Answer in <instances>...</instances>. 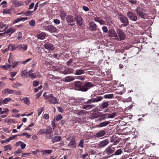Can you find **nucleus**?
Here are the masks:
<instances>
[{"label": "nucleus", "instance_id": "nucleus-1", "mask_svg": "<svg viewBox=\"0 0 159 159\" xmlns=\"http://www.w3.org/2000/svg\"><path fill=\"white\" fill-rule=\"evenodd\" d=\"M49 21H46L42 24V27L44 30L48 31L50 33H54L56 32L57 29L53 25H48Z\"/></svg>", "mask_w": 159, "mask_h": 159}, {"label": "nucleus", "instance_id": "nucleus-2", "mask_svg": "<svg viewBox=\"0 0 159 159\" xmlns=\"http://www.w3.org/2000/svg\"><path fill=\"white\" fill-rule=\"evenodd\" d=\"M137 15L143 19L147 18V14L145 13L146 11L143 8L140 7H137L135 9Z\"/></svg>", "mask_w": 159, "mask_h": 159}, {"label": "nucleus", "instance_id": "nucleus-3", "mask_svg": "<svg viewBox=\"0 0 159 159\" xmlns=\"http://www.w3.org/2000/svg\"><path fill=\"white\" fill-rule=\"evenodd\" d=\"M46 97V99H49L48 102L49 103L53 104H59V103L57 101V99L56 97H55L53 94L51 93L48 95Z\"/></svg>", "mask_w": 159, "mask_h": 159}, {"label": "nucleus", "instance_id": "nucleus-4", "mask_svg": "<svg viewBox=\"0 0 159 159\" xmlns=\"http://www.w3.org/2000/svg\"><path fill=\"white\" fill-rule=\"evenodd\" d=\"M117 37L115 38V39L119 41H121L124 40L126 38V35L123 31L120 29H118L116 30Z\"/></svg>", "mask_w": 159, "mask_h": 159}, {"label": "nucleus", "instance_id": "nucleus-5", "mask_svg": "<svg viewBox=\"0 0 159 159\" xmlns=\"http://www.w3.org/2000/svg\"><path fill=\"white\" fill-rule=\"evenodd\" d=\"M118 18L121 22L123 23L121 25L124 27H126L129 25L128 18L123 14H120L118 16Z\"/></svg>", "mask_w": 159, "mask_h": 159}, {"label": "nucleus", "instance_id": "nucleus-6", "mask_svg": "<svg viewBox=\"0 0 159 159\" xmlns=\"http://www.w3.org/2000/svg\"><path fill=\"white\" fill-rule=\"evenodd\" d=\"M81 82H80V83ZM93 86V84L91 82L85 83L84 85H81L80 84V91H86L88 89Z\"/></svg>", "mask_w": 159, "mask_h": 159}, {"label": "nucleus", "instance_id": "nucleus-7", "mask_svg": "<svg viewBox=\"0 0 159 159\" xmlns=\"http://www.w3.org/2000/svg\"><path fill=\"white\" fill-rule=\"evenodd\" d=\"M45 134L47 136L46 138L48 139H51L53 135V132L52 128L50 126H48L45 129Z\"/></svg>", "mask_w": 159, "mask_h": 159}, {"label": "nucleus", "instance_id": "nucleus-8", "mask_svg": "<svg viewBox=\"0 0 159 159\" xmlns=\"http://www.w3.org/2000/svg\"><path fill=\"white\" fill-rule=\"evenodd\" d=\"M126 16L130 20L133 21H136L138 19L137 15L131 11H128L127 13Z\"/></svg>", "mask_w": 159, "mask_h": 159}, {"label": "nucleus", "instance_id": "nucleus-9", "mask_svg": "<svg viewBox=\"0 0 159 159\" xmlns=\"http://www.w3.org/2000/svg\"><path fill=\"white\" fill-rule=\"evenodd\" d=\"M66 21L69 25L72 26L75 25V19L71 15L67 16L66 17Z\"/></svg>", "mask_w": 159, "mask_h": 159}, {"label": "nucleus", "instance_id": "nucleus-10", "mask_svg": "<svg viewBox=\"0 0 159 159\" xmlns=\"http://www.w3.org/2000/svg\"><path fill=\"white\" fill-rule=\"evenodd\" d=\"M82 108L84 109L89 110L91 109L95 106L94 104H81Z\"/></svg>", "mask_w": 159, "mask_h": 159}, {"label": "nucleus", "instance_id": "nucleus-11", "mask_svg": "<svg viewBox=\"0 0 159 159\" xmlns=\"http://www.w3.org/2000/svg\"><path fill=\"white\" fill-rule=\"evenodd\" d=\"M89 30L92 31H96L97 30V27L94 22H91L89 23Z\"/></svg>", "mask_w": 159, "mask_h": 159}, {"label": "nucleus", "instance_id": "nucleus-12", "mask_svg": "<svg viewBox=\"0 0 159 159\" xmlns=\"http://www.w3.org/2000/svg\"><path fill=\"white\" fill-rule=\"evenodd\" d=\"M109 143L108 139L104 140L99 143L98 145L100 147L103 148L107 145Z\"/></svg>", "mask_w": 159, "mask_h": 159}, {"label": "nucleus", "instance_id": "nucleus-13", "mask_svg": "<svg viewBox=\"0 0 159 159\" xmlns=\"http://www.w3.org/2000/svg\"><path fill=\"white\" fill-rule=\"evenodd\" d=\"M44 47L46 49L49 50H52L54 49L53 45L49 43H46L44 45Z\"/></svg>", "mask_w": 159, "mask_h": 159}, {"label": "nucleus", "instance_id": "nucleus-14", "mask_svg": "<svg viewBox=\"0 0 159 159\" xmlns=\"http://www.w3.org/2000/svg\"><path fill=\"white\" fill-rule=\"evenodd\" d=\"M102 114V112H94L91 114L90 116L91 118L93 119L98 118L101 116V114Z\"/></svg>", "mask_w": 159, "mask_h": 159}, {"label": "nucleus", "instance_id": "nucleus-15", "mask_svg": "<svg viewBox=\"0 0 159 159\" xmlns=\"http://www.w3.org/2000/svg\"><path fill=\"white\" fill-rule=\"evenodd\" d=\"M12 5L15 7H19L22 5L21 2L17 0H13L11 1Z\"/></svg>", "mask_w": 159, "mask_h": 159}, {"label": "nucleus", "instance_id": "nucleus-16", "mask_svg": "<svg viewBox=\"0 0 159 159\" xmlns=\"http://www.w3.org/2000/svg\"><path fill=\"white\" fill-rule=\"evenodd\" d=\"M109 35L110 37H114L116 38L117 37V34L116 31L113 29L110 30L108 31Z\"/></svg>", "mask_w": 159, "mask_h": 159}, {"label": "nucleus", "instance_id": "nucleus-17", "mask_svg": "<svg viewBox=\"0 0 159 159\" xmlns=\"http://www.w3.org/2000/svg\"><path fill=\"white\" fill-rule=\"evenodd\" d=\"M115 148H107L105 150V152L107 154L110 155L115 150Z\"/></svg>", "mask_w": 159, "mask_h": 159}, {"label": "nucleus", "instance_id": "nucleus-18", "mask_svg": "<svg viewBox=\"0 0 159 159\" xmlns=\"http://www.w3.org/2000/svg\"><path fill=\"white\" fill-rule=\"evenodd\" d=\"M120 140L119 139L116 138L115 136H113L111 137V142L113 143V145H116L119 143Z\"/></svg>", "mask_w": 159, "mask_h": 159}, {"label": "nucleus", "instance_id": "nucleus-19", "mask_svg": "<svg viewBox=\"0 0 159 159\" xmlns=\"http://www.w3.org/2000/svg\"><path fill=\"white\" fill-rule=\"evenodd\" d=\"M52 142L53 143L58 142L60 141L61 139V138L60 136H55L51 137Z\"/></svg>", "mask_w": 159, "mask_h": 159}, {"label": "nucleus", "instance_id": "nucleus-20", "mask_svg": "<svg viewBox=\"0 0 159 159\" xmlns=\"http://www.w3.org/2000/svg\"><path fill=\"white\" fill-rule=\"evenodd\" d=\"M105 131L104 130H102L99 132L96 133L95 136L97 137H100L103 136L105 135Z\"/></svg>", "mask_w": 159, "mask_h": 159}, {"label": "nucleus", "instance_id": "nucleus-21", "mask_svg": "<svg viewBox=\"0 0 159 159\" xmlns=\"http://www.w3.org/2000/svg\"><path fill=\"white\" fill-rule=\"evenodd\" d=\"M27 45L26 44H19V50L22 51H26L27 49Z\"/></svg>", "mask_w": 159, "mask_h": 159}, {"label": "nucleus", "instance_id": "nucleus-22", "mask_svg": "<svg viewBox=\"0 0 159 159\" xmlns=\"http://www.w3.org/2000/svg\"><path fill=\"white\" fill-rule=\"evenodd\" d=\"M46 36V35L44 33L42 32L39 34H37L36 35V37L38 39H45Z\"/></svg>", "mask_w": 159, "mask_h": 159}, {"label": "nucleus", "instance_id": "nucleus-23", "mask_svg": "<svg viewBox=\"0 0 159 159\" xmlns=\"http://www.w3.org/2000/svg\"><path fill=\"white\" fill-rule=\"evenodd\" d=\"M73 69L71 68H68L66 69L62 72L63 74H67L72 73Z\"/></svg>", "mask_w": 159, "mask_h": 159}, {"label": "nucleus", "instance_id": "nucleus-24", "mask_svg": "<svg viewBox=\"0 0 159 159\" xmlns=\"http://www.w3.org/2000/svg\"><path fill=\"white\" fill-rule=\"evenodd\" d=\"M110 123L109 121H105L99 124L98 126L99 127H102L106 126Z\"/></svg>", "mask_w": 159, "mask_h": 159}, {"label": "nucleus", "instance_id": "nucleus-25", "mask_svg": "<svg viewBox=\"0 0 159 159\" xmlns=\"http://www.w3.org/2000/svg\"><path fill=\"white\" fill-rule=\"evenodd\" d=\"M11 66L12 65H11L7 64L5 65L1 66L0 67L4 68L5 70H8L9 71H11Z\"/></svg>", "mask_w": 159, "mask_h": 159}, {"label": "nucleus", "instance_id": "nucleus-26", "mask_svg": "<svg viewBox=\"0 0 159 159\" xmlns=\"http://www.w3.org/2000/svg\"><path fill=\"white\" fill-rule=\"evenodd\" d=\"M13 92V90L10 89H5L2 91L3 94H6L7 93L11 94Z\"/></svg>", "mask_w": 159, "mask_h": 159}, {"label": "nucleus", "instance_id": "nucleus-27", "mask_svg": "<svg viewBox=\"0 0 159 159\" xmlns=\"http://www.w3.org/2000/svg\"><path fill=\"white\" fill-rule=\"evenodd\" d=\"M108 102H103L100 107V108L103 109L107 108L108 106Z\"/></svg>", "mask_w": 159, "mask_h": 159}, {"label": "nucleus", "instance_id": "nucleus-28", "mask_svg": "<svg viewBox=\"0 0 159 159\" xmlns=\"http://www.w3.org/2000/svg\"><path fill=\"white\" fill-rule=\"evenodd\" d=\"M60 15L61 20H64L66 16V13L64 11H61L60 12Z\"/></svg>", "mask_w": 159, "mask_h": 159}, {"label": "nucleus", "instance_id": "nucleus-29", "mask_svg": "<svg viewBox=\"0 0 159 159\" xmlns=\"http://www.w3.org/2000/svg\"><path fill=\"white\" fill-rule=\"evenodd\" d=\"M107 114H101V116H100L98 118V120L100 121H101L105 119L106 118H107Z\"/></svg>", "mask_w": 159, "mask_h": 159}, {"label": "nucleus", "instance_id": "nucleus-30", "mask_svg": "<svg viewBox=\"0 0 159 159\" xmlns=\"http://www.w3.org/2000/svg\"><path fill=\"white\" fill-rule=\"evenodd\" d=\"M74 78L73 77L68 76L64 78V81L65 82H68L74 80Z\"/></svg>", "mask_w": 159, "mask_h": 159}, {"label": "nucleus", "instance_id": "nucleus-31", "mask_svg": "<svg viewBox=\"0 0 159 159\" xmlns=\"http://www.w3.org/2000/svg\"><path fill=\"white\" fill-rule=\"evenodd\" d=\"M93 98L94 102H97L101 101L103 99V98L102 96H97L96 98Z\"/></svg>", "mask_w": 159, "mask_h": 159}, {"label": "nucleus", "instance_id": "nucleus-32", "mask_svg": "<svg viewBox=\"0 0 159 159\" xmlns=\"http://www.w3.org/2000/svg\"><path fill=\"white\" fill-rule=\"evenodd\" d=\"M52 150H43L42 151V153L43 155L50 154L52 152Z\"/></svg>", "mask_w": 159, "mask_h": 159}, {"label": "nucleus", "instance_id": "nucleus-33", "mask_svg": "<svg viewBox=\"0 0 159 159\" xmlns=\"http://www.w3.org/2000/svg\"><path fill=\"white\" fill-rule=\"evenodd\" d=\"M14 31V29L12 28H11L7 30L5 32V33H6L7 34H8L9 35H11L12 34Z\"/></svg>", "mask_w": 159, "mask_h": 159}, {"label": "nucleus", "instance_id": "nucleus-34", "mask_svg": "<svg viewBox=\"0 0 159 159\" xmlns=\"http://www.w3.org/2000/svg\"><path fill=\"white\" fill-rule=\"evenodd\" d=\"M22 100L24 101V103L25 104L28 105H29L30 104V101L28 98L25 97L23 98Z\"/></svg>", "mask_w": 159, "mask_h": 159}, {"label": "nucleus", "instance_id": "nucleus-35", "mask_svg": "<svg viewBox=\"0 0 159 159\" xmlns=\"http://www.w3.org/2000/svg\"><path fill=\"white\" fill-rule=\"evenodd\" d=\"M80 29L82 28L83 29L86 28L87 27L86 25H85L83 23V20L81 17H80Z\"/></svg>", "mask_w": 159, "mask_h": 159}, {"label": "nucleus", "instance_id": "nucleus-36", "mask_svg": "<svg viewBox=\"0 0 159 159\" xmlns=\"http://www.w3.org/2000/svg\"><path fill=\"white\" fill-rule=\"evenodd\" d=\"M28 72H26V70H23L21 72V77L24 76L25 77H27V75H28Z\"/></svg>", "mask_w": 159, "mask_h": 159}, {"label": "nucleus", "instance_id": "nucleus-37", "mask_svg": "<svg viewBox=\"0 0 159 159\" xmlns=\"http://www.w3.org/2000/svg\"><path fill=\"white\" fill-rule=\"evenodd\" d=\"M34 12V11H28L24 12V15L26 16H29L32 15V14Z\"/></svg>", "mask_w": 159, "mask_h": 159}, {"label": "nucleus", "instance_id": "nucleus-38", "mask_svg": "<svg viewBox=\"0 0 159 159\" xmlns=\"http://www.w3.org/2000/svg\"><path fill=\"white\" fill-rule=\"evenodd\" d=\"M7 26L6 24H4L3 22H1L0 23V28L3 29V30H5L7 28Z\"/></svg>", "mask_w": 159, "mask_h": 159}, {"label": "nucleus", "instance_id": "nucleus-39", "mask_svg": "<svg viewBox=\"0 0 159 159\" xmlns=\"http://www.w3.org/2000/svg\"><path fill=\"white\" fill-rule=\"evenodd\" d=\"M3 14H11V10L10 9H6L3 10L2 12Z\"/></svg>", "mask_w": 159, "mask_h": 159}, {"label": "nucleus", "instance_id": "nucleus-40", "mask_svg": "<svg viewBox=\"0 0 159 159\" xmlns=\"http://www.w3.org/2000/svg\"><path fill=\"white\" fill-rule=\"evenodd\" d=\"M93 102H94L93 98L90 99L87 101L84 102L83 103L84 104H91Z\"/></svg>", "mask_w": 159, "mask_h": 159}, {"label": "nucleus", "instance_id": "nucleus-41", "mask_svg": "<svg viewBox=\"0 0 159 159\" xmlns=\"http://www.w3.org/2000/svg\"><path fill=\"white\" fill-rule=\"evenodd\" d=\"M105 98H111L113 97V94H107L104 96Z\"/></svg>", "mask_w": 159, "mask_h": 159}, {"label": "nucleus", "instance_id": "nucleus-42", "mask_svg": "<svg viewBox=\"0 0 159 159\" xmlns=\"http://www.w3.org/2000/svg\"><path fill=\"white\" fill-rule=\"evenodd\" d=\"M4 150L5 151H7L8 150H10L12 149V147L10 145H8L4 147Z\"/></svg>", "mask_w": 159, "mask_h": 159}, {"label": "nucleus", "instance_id": "nucleus-43", "mask_svg": "<svg viewBox=\"0 0 159 159\" xmlns=\"http://www.w3.org/2000/svg\"><path fill=\"white\" fill-rule=\"evenodd\" d=\"M11 100V98H5L2 101L3 103L4 104H7Z\"/></svg>", "mask_w": 159, "mask_h": 159}, {"label": "nucleus", "instance_id": "nucleus-44", "mask_svg": "<svg viewBox=\"0 0 159 159\" xmlns=\"http://www.w3.org/2000/svg\"><path fill=\"white\" fill-rule=\"evenodd\" d=\"M116 112H114L111 114H109L108 115V117H107L108 118H114L116 116Z\"/></svg>", "mask_w": 159, "mask_h": 159}, {"label": "nucleus", "instance_id": "nucleus-45", "mask_svg": "<svg viewBox=\"0 0 159 159\" xmlns=\"http://www.w3.org/2000/svg\"><path fill=\"white\" fill-rule=\"evenodd\" d=\"M8 49L10 51H13L15 50L13 45L12 44H9L8 46Z\"/></svg>", "mask_w": 159, "mask_h": 159}, {"label": "nucleus", "instance_id": "nucleus-46", "mask_svg": "<svg viewBox=\"0 0 159 159\" xmlns=\"http://www.w3.org/2000/svg\"><path fill=\"white\" fill-rule=\"evenodd\" d=\"M75 141L72 139L71 140L68 144L69 146H72L75 145Z\"/></svg>", "mask_w": 159, "mask_h": 159}, {"label": "nucleus", "instance_id": "nucleus-47", "mask_svg": "<svg viewBox=\"0 0 159 159\" xmlns=\"http://www.w3.org/2000/svg\"><path fill=\"white\" fill-rule=\"evenodd\" d=\"M44 130V129H40L38 132V134L39 135L42 134H45Z\"/></svg>", "mask_w": 159, "mask_h": 159}, {"label": "nucleus", "instance_id": "nucleus-48", "mask_svg": "<svg viewBox=\"0 0 159 159\" xmlns=\"http://www.w3.org/2000/svg\"><path fill=\"white\" fill-rule=\"evenodd\" d=\"M121 149H119L117 150L114 153V155H119L121 154Z\"/></svg>", "mask_w": 159, "mask_h": 159}, {"label": "nucleus", "instance_id": "nucleus-49", "mask_svg": "<svg viewBox=\"0 0 159 159\" xmlns=\"http://www.w3.org/2000/svg\"><path fill=\"white\" fill-rule=\"evenodd\" d=\"M29 24L31 26H34L35 25V22L34 20H31L29 22Z\"/></svg>", "mask_w": 159, "mask_h": 159}, {"label": "nucleus", "instance_id": "nucleus-50", "mask_svg": "<svg viewBox=\"0 0 159 159\" xmlns=\"http://www.w3.org/2000/svg\"><path fill=\"white\" fill-rule=\"evenodd\" d=\"M132 117V116L130 114H127L124 117V118H127V119H129V120H130Z\"/></svg>", "mask_w": 159, "mask_h": 159}, {"label": "nucleus", "instance_id": "nucleus-51", "mask_svg": "<svg viewBox=\"0 0 159 159\" xmlns=\"http://www.w3.org/2000/svg\"><path fill=\"white\" fill-rule=\"evenodd\" d=\"M75 87L78 88L77 90H80V81H78L75 82Z\"/></svg>", "mask_w": 159, "mask_h": 159}, {"label": "nucleus", "instance_id": "nucleus-52", "mask_svg": "<svg viewBox=\"0 0 159 159\" xmlns=\"http://www.w3.org/2000/svg\"><path fill=\"white\" fill-rule=\"evenodd\" d=\"M62 118V116L61 114H59L56 117V120L57 121H59L61 120Z\"/></svg>", "mask_w": 159, "mask_h": 159}, {"label": "nucleus", "instance_id": "nucleus-53", "mask_svg": "<svg viewBox=\"0 0 159 159\" xmlns=\"http://www.w3.org/2000/svg\"><path fill=\"white\" fill-rule=\"evenodd\" d=\"M28 76L31 78L34 79L36 78V75L34 74V73H30L28 74Z\"/></svg>", "mask_w": 159, "mask_h": 159}, {"label": "nucleus", "instance_id": "nucleus-54", "mask_svg": "<svg viewBox=\"0 0 159 159\" xmlns=\"http://www.w3.org/2000/svg\"><path fill=\"white\" fill-rule=\"evenodd\" d=\"M53 22L56 25H59L60 23V21L58 19H55L53 20Z\"/></svg>", "mask_w": 159, "mask_h": 159}, {"label": "nucleus", "instance_id": "nucleus-55", "mask_svg": "<svg viewBox=\"0 0 159 159\" xmlns=\"http://www.w3.org/2000/svg\"><path fill=\"white\" fill-rule=\"evenodd\" d=\"M20 61H17L16 62H14L13 63V65L12 66H12L13 68H15L18 65V64L20 63Z\"/></svg>", "mask_w": 159, "mask_h": 159}, {"label": "nucleus", "instance_id": "nucleus-56", "mask_svg": "<svg viewBox=\"0 0 159 159\" xmlns=\"http://www.w3.org/2000/svg\"><path fill=\"white\" fill-rule=\"evenodd\" d=\"M51 124H52V129H53V130H54L55 129V128L56 127V124L55 123L54 119L52 121Z\"/></svg>", "mask_w": 159, "mask_h": 159}, {"label": "nucleus", "instance_id": "nucleus-57", "mask_svg": "<svg viewBox=\"0 0 159 159\" xmlns=\"http://www.w3.org/2000/svg\"><path fill=\"white\" fill-rule=\"evenodd\" d=\"M48 78L49 80H50L55 79L56 78L54 75H49L48 76Z\"/></svg>", "mask_w": 159, "mask_h": 159}, {"label": "nucleus", "instance_id": "nucleus-58", "mask_svg": "<svg viewBox=\"0 0 159 159\" xmlns=\"http://www.w3.org/2000/svg\"><path fill=\"white\" fill-rule=\"evenodd\" d=\"M44 108L43 107L40 108L39 110H38V111L39 113L38 116H39L42 112L44 110Z\"/></svg>", "mask_w": 159, "mask_h": 159}, {"label": "nucleus", "instance_id": "nucleus-59", "mask_svg": "<svg viewBox=\"0 0 159 159\" xmlns=\"http://www.w3.org/2000/svg\"><path fill=\"white\" fill-rule=\"evenodd\" d=\"M16 72H10V76L12 78H13L16 74Z\"/></svg>", "mask_w": 159, "mask_h": 159}, {"label": "nucleus", "instance_id": "nucleus-60", "mask_svg": "<svg viewBox=\"0 0 159 159\" xmlns=\"http://www.w3.org/2000/svg\"><path fill=\"white\" fill-rule=\"evenodd\" d=\"M33 84L34 87H36L39 85V82L38 81L36 80L34 81L33 82Z\"/></svg>", "mask_w": 159, "mask_h": 159}, {"label": "nucleus", "instance_id": "nucleus-61", "mask_svg": "<svg viewBox=\"0 0 159 159\" xmlns=\"http://www.w3.org/2000/svg\"><path fill=\"white\" fill-rule=\"evenodd\" d=\"M12 93L14 94L15 95H20L21 94L20 91H14Z\"/></svg>", "mask_w": 159, "mask_h": 159}, {"label": "nucleus", "instance_id": "nucleus-62", "mask_svg": "<svg viewBox=\"0 0 159 159\" xmlns=\"http://www.w3.org/2000/svg\"><path fill=\"white\" fill-rule=\"evenodd\" d=\"M102 30L105 33H107L108 31L107 27L106 26H103L102 28Z\"/></svg>", "mask_w": 159, "mask_h": 159}, {"label": "nucleus", "instance_id": "nucleus-63", "mask_svg": "<svg viewBox=\"0 0 159 159\" xmlns=\"http://www.w3.org/2000/svg\"><path fill=\"white\" fill-rule=\"evenodd\" d=\"M22 135L23 136H25L27 138H29L31 136L30 135L27 133H24L22 134Z\"/></svg>", "mask_w": 159, "mask_h": 159}, {"label": "nucleus", "instance_id": "nucleus-64", "mask_svg": "<svg viewBox=\"0 0 159 159\" xmlns=\"http://www.w3.org/2000/svg\"><path fill=\"white\" fill-rule=\"evenodd\" d=\"M53 56L55 58H57V59H59L60 58L61 56L59 54H54L53 55Z\"/></svg>", "mask_w": 159, "mask_h": 159}]
</instances>
